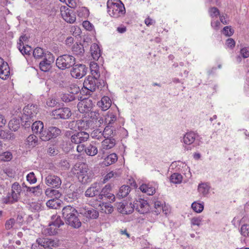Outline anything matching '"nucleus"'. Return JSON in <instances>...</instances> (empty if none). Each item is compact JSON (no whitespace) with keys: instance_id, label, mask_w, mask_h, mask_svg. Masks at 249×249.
Listing matches in <instances>:
<instances>
[{"instance_id":"nucleus-1","label":"nucleus","mask_w":249,"mask_h":249,"mask_svg":"<svg viewBox=\"0 0 249 249\" xmlns=\"http://www.w3.org/2000/svg\"><path fill=\"white\" fill-rule=\"evenodd\" d=\"M72 172L83 184L91 182L94 177L93 172L89 169L88 164L84 162L76 163L72 169Z\"/></svg>"},{"instance_id":"nucleus-2","label":"nucleus","mask_w":249,"mask_h":249,"mask_svg":"<svg viewBox=\"0 0 249 249\" xmlns=\"http://www.w3.org/2000/svg\"><path fill=\"white\" fill-rule=\"evenodd\" d=\"M62 217L66 223L74 228H79L81 222L78 218L77 210L70 205L64 207L62 210Z\"/></svg>"},{"instance_id":"nucleus-3","label":"nucleus","mask_w":249,"mask_h":249,"mask_svg":"<svg viewBox=\"0 0 249 249\" xmlns=\"http://www.w3.org/2000/svg\"><path fill=\"white\" fill-rule=\"evenodd\" d=\"M107 13L113 18H119L124 16L125 9L120 0H108L107 2Z\"/></svg>"},{"instance_id":"nucleus-4","label":"nucleus","mask_w":249,"mask_h":249,"mask_svg":"<svg viewBox=\"0 0 249 249\" xmlns=\"http://www.w3.org/2000/svg\"><path fill=\"white\" fill-rule=\"evenodd\" d=\"M59 245V241L57 239L39 237L32 245V249H53V247H57Z\"/></svg>"},{"instance_id":"nucleus-5","label":"nucleus","mask_w":249,"mask_h":249,"mask_svg":"<svg viewBox=\"0 0 249 249\" xmlns=\"http://www.w3.org/2000/svg\"><path fill=\"white\" fill-rule=\"evenodd\" d=\"M75 63V57L70 54H63L57 57L56 60L57 67L61 70H64L69 69Z\"/></svg>"},{"instance_id":"nucleus-6","label":"nucleus","mask_w":249,"mask_h":249,"mask_svg":"<svg viewBox=\"0 0 249 249\" xmlns=\"http://www.w3.org/2000/svg\"><path fill=\"white\" fill-rule=\"evenodd\" d=\"M21 187L19 184L15 182L11 186V191L9 193L5 198L6 203L12 204L17 202L20 197Z\"/></svg>"},{"instance_id":"nucleus-7","label":"nucleus","mask_w":249,"mask_h":249,"mask_svg":"<svg viewBox=\"0 0 249 249\" xmlns=\"http://www.w3.org/2000/svg\"><path fill=\"white\" fill-rule=\"evenodd\" d=\"M52 116L55 119H68L71 115V110L68 107H60L52 112Z\"/></svg>"},{"instance_id":"nucleus-8","label":"nucleus","mask_w":249,"mask_h":249,"mask_svg":"<svg viewBox=\"0 0 249 249\" xmlns=\"http://www.w3.org/2000/svg\"><path fill=\"white\" fill-rule=\"evenodd\" d=\"M60 12L62 18L67 22L73 23L75 21L76 16L74 11L67 6H61Z\"/></svg>"},{"instance_id":"nucleus-9","label":"nucleus","mask_w":249,"mask_h":249,"mask_svg":"<svg viewBox=\"0 0 249 249\" xmlns=\"http://www.w3.org/2000/svg\"><path fill=\"white\" fill-rule=\"evenodd\" d=\"M71 71V75L75 78H81L85 76L88 70V68L84 64H74Z\"/></svg>"},{"instance_id":"nucleus-10","label":"nucleus","mask_w":249,"mask_h":249,"mask_svg":"<svg viewBox=\"0 0 249 249\" xmlns=\"http://www.w3.org/2000/svg\"><path fill=\"white\" fill-rule=\"evenodd\" d=\"M98 79L99 78L88 76L84 80L83 87L88 89L89 92L95 91L97 88H99L98 83Z\"/></svg>"},{"instance_id":"nucleus-11","label":"nucleus","mask_w":249,"mask_h":249,"mask_svg":"<svg viewBox=\"0 0 249 249\" xmlns=\"http://www.w3.org/2000/svg\"><path fill=\"white\" fill-rule=\"evenodd\" d=\"M45 182L47 186L56 189L60 188L62 184L60 178L53 174L48 175L45 178Z\"/></svg>"},{"instance_id":"nucleus-12","label":"nucleus","mask_w":249,"mask_h":249,"mask_svg":"<svg viewBox=\"0 0 249 249\" xmlns=\"http://www.w3.org/2000/svg\"><path fill=\"white\" fill-rule=\"evenodd\" d=\"M54 60V57L53 54L50 53H47V55L39 63V68L41 71L47 72L51 68V63Z\"/></svg>"},{"instance_id":"nucleus-13","label":"nucleus","mask_w":249,"mask_h":249,"mask_svg":"<svg viewBox=\"0 0 249 249\" xmlns=\"http://www.w3.org/2000/svg\"><path fill=\"white\" fill-rule=\"evenodd\" d=\"M134 208L140 213H147L149 210V206L146 200L143 199H139L134 202Z\"/></svg>"},{"instance_id":"nucleus-14","label":"nucleus","mask_w":249,"mask_h":249,"mask_svg":"<svg viewBox=\"0 0 249 249\" xmlns=\"http://www.w3.org/2000/svg\"><path fill=\"white\" fill-rule=\"evenodd\" d=\"M117 207L120 213L125 214L131 213L134 210L133 204L126 201L118 203Z\"/></svg>"},{"instance_id":"nucleus-15","label":"nucleus","mask_w":249,"mask_h":249,"mask_svg":"<svg viewBox=\"0 0 249 249\" xmlns=\"http://www.w3.org/2000/svg\"><path fill=\"white\" fill-rule=\"evenodd\" d=\"M38 112L37 106L35 105H28L23 108L24 115L27 117L26 119L32 120L33 121Z\"/></svg>"},{"instance_id":"nucleus-16","label":"nucleus","mask_w":249,"mask_h":249,"mask_svg":"<svg viewBox=\"0 0 249 249\" xmlns=\"http://www.w3.org/2000/svg\"><path fill=\"white\" fill-rule=\"evenodd\" d=\"M92 101L89 98H85L78 102L77 108L80 112L84 113L90 111L92 108Z\"/></svg>"},{"instance_id":"nucleus-17","label":"nucleus","mask_w":249,"mask_h":249,"mask_svg":"<svg viewBox=\"0 0 249 249\" xmlns=\"http://www.w3.org/2000/svg\"><path fill=\"white\" fill-rule=\"evenodd\" d=\"M100 193V184L98 182H94L85 192V196L88 197H93L99 195Z\"/></svg>"},{"instance_id":"nucleus-18","label":"nucleus","mask_w":249,"mask_h":249,"mask_svg":"<svg viewBox=\"0 0 249 249\" xmlns=\"http://www.w3.org/2000/svg\"><path fill=\"white\" fill-rule=\"evenodd\" d=\"M71 142L75 144H80L87 141L89 138L88 133L84 131L76 132L73 135Z\"/></svg>"},{"instance_id":"nucleus-19","label":"nucleus","mask_w":249,"mask_h":249,"mask_svg":"<svg viewBox=\"0 0 249 249\" xmlns=\"http://www.w3.org/2000/svg\"><path fill=\"white\" fill-rule=\"evenodd\" d=\"M79 213L90 219H96L99 216V212L92 208H81L79 209Z\"/></svg>"},{"instance_id":"nucleus-20","label":"nucleus","mask_w":249,"mask_h":249,"mask_svg":"<svg viewBox=\"0 0 249 249\" xmlns=\"http://www.w3.org/2000/svg\"><path fill=\"white\" fill-rule=\"evenodd\" d=\"M89 120L92 122V125L95 124L96 127L101 126L104 122V118L100 114L96 111H91L89 114Z\"/></svg>"},{"instance_id":"nucleus-21","label":"nucleus","mask_w":249,"mask_h":249,"mask_svg":"<svg viewBox=\"0 0 249 249\" xmlns=\"http://www.w3.org/2000/svg\"><path fill=\"white\" fill-rule=\"evenodd\" d=\"M104 124L106 126H118L116 115L112 111H108L104 118Z\"/></svg>"},{"instance_id":"nucleus-22","label":"nucleus","mask_w":249,"mask_h":249,"mask_svg":"<svg viewBox=\"0 0 249 249\" xmlns=\"http://www.w3.org/2000/svg\"><path fill=\"white\" fill-rule=\"evenodd\" d=\"M10 74L9 67L7 63L0 57V78L6 79Z\"/></svg>"},{"instance_id":"nucleus-23","label":"nucleus","mask_w":249,"mask_h":249,"mask_svg":"<svg viewBox=\"0 0 249 249\" xmlns=\"http://www.w3.org/2000/svg\"><path fill=\"white\" fill-rule=\"evenodd\" d=\"M118 126H106L103 133L105 138H113L117 135Z\"/></svg>"},{"instance_id":"nucleus-24","label":"nucleus","mask_w":249,"mask_h":249,"mask_svg":"<svg viewBox=\"0 0 249 249\" xmlns=\"http://www.w3.org/2000/svg\"><path fill=\"white\" fill-rule=\"evenodd\" d=\"M198 137V135L193 131L187 132L184 135L183 138L181 140L186 145H191L193 144L196 138Z\"/></svg>"},{"instance_id":"nucleus-25","label":"nucleus","mask_w":249,"mask_h":249,"mask_svg":"<svg viewBox=\"0 0 249 249\" xmlns=\"http://www.w3.org/2000/svg\"><path fill=\"white\" fill-rule=\"evenodd\" d=\"M102 142L101 150L104 153L105 150H108L113 147L115 145V140L114 138H105Z\"/></svg>"},{"instance_id":"nucleus-26","label":"nucleus","mask_w":249,"mask_h":249,"mask_svg":"<svg viewBox=\"0 0 249 249\" xmlns=\"http://www.w3.org/2000/svg\"><path fill=\"white\" fill-rule=\"evenodd\" d=\"M90 51L93 60H98L101 55L99 46L95 43L92 44L90 46Z\"/></svg>"},{"instance_id":"nucleus-27","label":"nucleus","mask_w":249,"mask_h":249,"mask_svg":"<svg viewBox=\"0 0 249 249\" xmlns=\"http://www.w3.org/2000/svg\"><path fill=\"white\" fill-rule=\"evenodd\" d=\"M97 105L103 110H107L111 105V101L107 96H104L101 100L98 102Z\"/></svg>"},{"instance_id":"nucleus-28","label":"nucleus","mask_w":249,"mask_h":249,"mask_svg":"<svg viewBox=\"0 0 249 249\" xmlns=\"http://www.w3.org/2000/svg\"><path fill=\"white\" fill-rule=\"evenodd\" d=\"M45 194L48 197L59 199L62 194L59 190L54 189L53 188H47L45 192Z\"/></svg>"},{"instance_id":"nucleus-29","label":"nucleus","mask_w":249,"mask_h":249,"mask_svg":"<svg viewBox=\"0 0 249 249\" xmlns=\"http://www.w3.org/2000/svg\"><path fill=\"white\" fill-rule=\"evenodd\" d=\"M85 152L88 156H94L97 154L98 149L95 144L91 142L85 147Z\"/></svg>"},{"instance_id":"nucleus-30","label":"nucleus","mask_w":249,"mask_h":249,"mask_svg":"<svg viewBox=\"0 0 249 249\" xmlns=\"http://www.w3.org/2000/svg\"><path fill=\"white\" fill-rule=\"evenodd\" d=\"M118 160L117 155L115 153H112L107 156L104 160L102 164L105 166H108L115 163Z\"/></svg>"},{"instance_id":"nucleus-31","label":"nucleus","mask_w":249,"mask_h":249,"mask_svg":"<svg viewBox=\"0 0 249 249\" xmlns=\"http://www.w3.org/2000/svg\"><path fill=\"white\" fill-rule=\"evenodd\" d=\"M48 52V51H45L40 47H37L33 51V56L36 59H44L45 55H47Z\"/></svg>"},{"instance_id":"nucleus-32","label":"nucleus","mask_w":249,"mask_h":249,"mask_svg":"<svg viewBox=\"0 0 249 249\" xmlns=\"http://www.w3.org/2000/svg\"><path fill=\"white\" fill-rule=\"evenodd\" d=\"M62 204V201L59 199L52 198L46 202V205L51 209H57L59 208Z\"/></svg>"},{"instance_id":"nucleus-33","label":"nucleus","mask_w":249,"mask_h":249,"mask_svg":"<svg viewBox=\"0 0 249 249\" xmlns=\"http://www.w3.org/2000/svg\"><path fill=\"white\" fill-rule=\"evenodd\" d=\"M77 124L78 128L81 130H87L93 126L92 122L89 120H78L77 121Z\"/></svg>"},{"instance_id":"nucleus-34","label":"nucleus","mask_w":249,"mask_h":249,"mask_svg":"<svg viewBox=\"0 0 249 249\" xmlns=\"http://www.w3.org/2000/svg\"><path fill=\"white\" fill-rule=\"evenodd\" d=\"M131 188L128 185H123L120 187L117 197L119 198H124L129 194Z\"/></svg>"},{"instance_id":"nucleus-35","label":"nucleus","mask_w":249,"mask_h":249,"mask_svg":"<svg viewBox=\"0 0 249 249\" xmlns=\"http://www.w3.org/2000/svg\"><path fill=\"white\" fill-rule=\"evenodd\" d=\"M90 69L91 74V76L94 77V78L100 77V73L99 70V66L96 63L91 62L90 64Z\"/></svg>"},{"instance_id":"nucleus-36","label":"nucleus","mask_w":249,"mask_h":249,"mask_svg":"<svg viewBox=\"0 0 249 249\" xmlns=\"http://www.w3.org/2000/svg\"><path fill=\"white\" fill-rule=\"evenodd\" d=\"M72 51L75 55L82 56L83 55L85 50L81 44L75 43L72 47Z\"/></svg>"},{"instance_id":"nucleus-37","label":"nucleus","mask_w":249,"mask_h":249,"mask_svg":"<svg viewBox=\"0 0 249 249\" xmlns=\"http://www.w3.org/2000/svg\"><path fill=\"white\" fill-rule=\"evenodd\" d=\"M32 129L33 131L35 133L40 134L41 131L44 129V125L41 121H36L32 125Z\"/></svg>"},{"instance_id":"nucleus-38","label":"nucleus","mask_w":249,"mask_h":249,"mask_svg":"<svg viewBox=\"0 0 249 249\" xmlns=\"http://www.w3.org/2000/svg\"><path fill=\"white\" fill-rule=\"evenodd\" d=\"M26 143L31 147L36 146L38 143L37 137L34 135H29L26 139Z\"/></svg>"},{"instance_id":"nucleus-39","label":"nucleus","mask_w":249,"mask_h":249,"mask_svg":"<svg viewBox=\"0 0 249 249\" xmlns=\"http://www.w3.org/2000/svg\"><path fill=\"white\" fill-rule=\"evenodd\" d=\"M61 99L63 102L67 103L75 101L76 97L75 95L71 93H64L61 94Z\"/></svg>"},{"instance_id":"nucleus-40","label":"nucleus","mask_w":249,"mask_h":249,"mask_svg":"<svg viewBox=\"0 0 249 249\" xmlns=\"http://www.w3.org/2000/svg\"><path fill=\"white\" fill-rule=\"evenodd\" d=\"M52 221L51 222L52 225L59 228L61 225H64L63 221L61 219L59 215H53L52 217Z\"/></svg>"},{"instance_id":"nucleus-41","label":"nucleus","mask_w":249,"mask_h":249,"mask_svg":"<svg viewBox=\"0 0 249 249\" xmlns=\"http://www.w3.org/2000/svg\"><path fill=\"white\" fill-rule=\"evenodd\" d=\"M141 191L143 193H146L148 195H152L155 193V189L151 187H149L146 184H142L140 187Z\"/></svg>"},{"instance_id":"nucleus-42","label":"nucleus","mask_w":249,"mask_h":249,"mask_svg":"<svg viewBox=\"0 0 249 249\" xmlns=\"http://www.w3.org/2000/svg\"><path fill=\"white\" fill-rule=\"evenodd\" d=\"M13 156L11 152L9 151H0V160L3 161H8L11 160Z\"/></svg>"},{"instance_id":"nucleus-43","label":"nucleus","mask_w":249,"mask_h":249,"mask_svg":"<svg viewBox=\"0 0 249 249\" xmlns=\"http://www.w3.org/2000/svg\"><path fill=\"white\" fill-rule=\"evenodd\" d=\"M111 189V186L109 184L106 185L102 189L100 188V193H99L98 198L99 199H103L104 196L107 195L110 192Z\"/></svg>"},{"instance_id":"nucleus-44","label":"nucleus","mask_w":249,"mask_h":249,"mask_svg":"<svg viewBox=\"0 0 249 249\" xmlns=\"http://www.w3.org/2000/svg\"><path fill=\"white\" fill-rule=\"evenodd\" d=\"M39 137L43 141H48L52 139L49 128L47 130L43 129L42 131H41Z\"/></svg>"},{"instance_id":"nucleus-45","label":"nucleus","mask_w":249,"mask_h":249,"mask_svg":"<svg viewBox=\"0 0 249 249\" xmlns=\"http://www.w3.org/2000/svg\"><path fill=\"white\" fill-rule=\"evenodd\" d=\"M182 176L179 173H174L170 177V181L175 184H178L181 182Z\"/></svg>"},{"instance_id":"nucleus-46","label":"nucleus","mask_w":249,"mask_h":249,"mask_svg":"<svg viewBox=\"0 0 249 249\" xmlns=\"http://www.w3.org/2000/svg\"><path fill=\"white\" fill-rule=\"evenodd\" d=\"M101 207V210L106 213H111L113 211V207L110 204L106 203H102V205L100 204Z\"/></svg>"},{"instance_id":"nucleus-47","label":"nucleus","mask_w":249,"mask_h":249,"mask_svg":"<svg viewBox=\"0 0 249 249\" xmlns=\"http://www.w3.org/2000/svg\"><path fill=\"white\" fill-rule=\"evenodd\" d=\"M0 138L3 139L10 140L13 138V134L9 130L0 131Z\"/></svg>"},{"instance_id":"nucleus-48","label":"nucleus","mask_w":249,"mask_h":249,"mask_svg":"<svg viewBox=\"0 0 249 249\" xmlns=\"http://www.w3.org/2000/svg\"><path fill=\"white\" fill-rule=\"evenodd\" d=\"M119 176V174L117 171H111L108 174H107L104 177V179L103 180V182L105 183L109 179L112 178H114L117 177Z\"/></svg>"},{"instance_id":"nucleus-49","label":"nucleus","mask_w":249,"mask_h":249,"mask_svg":"<svg viewBox=\"0 0 249 249\" xmlns=\"http://www.w3.org/2000/svg\"><path fill=\"white\" fill-rule=\"evenodd\" d=\"M49 129L52 138H56L61 133L60 129L56 127L51 126Z\"/></svg>"},{"instance_id":"nucleus-50","label":"nucleus","mask_w":249,"mask_h":249,"mask_svg":"<svg viewBox=\"0 0 249 249\" xmlns=\"http://www.w3.org/2000/svg\"><path fill=\"white\" fill-rule=\"evenodd\" d=\"M209 190L208 186L205 183L199 184L198 186V192L204 196L208 194Z\"/></svg>"},{"instance_id":"nucleus-51","label":"nucleus","mask_w":249,"mask_h":249,"mask_svg":"<svg viewBox=\"0 0 249 249\" xmlns=\"http://www.w3.org/2000/svg\"><path fill=\"white\" fill-rule=\"evenodd\" d=\"M8 126L11 130L14 131L17 130L19 127L18 121L16 120H11L8 124Z\"/></svg>"},{"instance_id":"nucleus-52","label":"nucleus","mask_w":249,"mask_h":249,"mask_svg":"<svg viewBox=\"0 0 249 249\" xmlns=\"http://www.w3.org/2000/svg\"><path fill=\"white\" fill-rule=\"evenodd\" d=\"M191 207L193 210L196 213H201L204 209L203 204L194 202L192 204Z\"/></svg>"},{"instance_id":"nucleus-53","label":"nucleus","mask_w":249,"mask_h":249,"mask_svg":"<svg viewBox=\"0 0 249 249\" xmlns=\"http://www.w3.org/2000/svg\"><path fill=\"white\" fill-rule=\"evenodd\" d=\"M58 228L53 225H52V223H50L49 225V227L46 229L47 231V233L50 235H54L57 233Z\"/></svg>"},{"instance_id":"nucleus-54","label":"nucleus","mask_w":249,"mask_h":249,"mask_svg":"<svg viewBox=\"0 0 249 249\" xmlns=\"http://www.w3.org/2000/svg\"><path fill=\"white\" fill-rule=\"evenodd\" d=\"M89 13V10L86 7H81L77 10L78 16L81 18L86 17Z\"/></svg>"},{"instance_id":"nucleus-55","label":"nucleus","mask_w":249,"mask_h":249,"mask_svg":"<svg viewBox=\"0 0 249 249\" xmlns=\"http://www.w3.org/2000/svg\"><path fill=\"white\" fill-rule=\"evenodd\" d=\"M26 179L30 184H34L37 181L36 178L33 172H30L27 175Z\"/></svg>"},{"instance_id":"nucleus-56","label":"nucleus","mask_w":249,"mask_h":249,"mask_svg":"<svg viewBox=\"0 0 249 249\" xmlns=\"http://www.w3.org/2000/svg\"><path fill=\"white\" fill-rule=\"evenodd\" d=\"M103 136H104V133H102L101 131H99L98 129L94 130L91 133V137L97 140L101 139Z\"/></svg>"},{"instance_id":"nucleus-57","label":"nucleus","mask_w":249,"mask_h":249,"mask_svg":"<svg viewBox=\"0 0 249 249\" xmlns=\"http://www.w3.org/2000/svg\"><path fill=\"white\" fill-rule=\"evenodd\" d=\"M16 223V221L14 218H11L7 220L5 224V229L7 230L11 229L14 227Z\"/></svg>"},{"instance_id":"nucleus-58","label":"nucleus","mask_w":249,"mask_h":249,"mask_svg":"<svg viewBox=\"0 0 249 249\" xmlns=\"http://www.w3.org/2000/svg\"><path fill=\"white\" fill-rule=\"evenodd\" d=\"M240 232L242 235L244 236H249V225H243L241 226L240 229Z\"/></svg>"},{"instance_id":"nucleus-59","label":"nucleus","mask_w":249,"mask_h":249,"mask_svg":"<svg viewBox=\"0 0 249 249\" xmlns=\"http://www.w3.org/2000/svg\"><path fill=\"white\" fill-rule=\"evenodd\" d=\"M223 33L225 36H230L233 35L234 30L231 26H226L223 28Z\"/></svg>"},{"instance_id":"nucleus-60","label":"nucleus","mask_w":249,"mask_h":249,"mask_svg":"<svg viewBox=\"0 0 249 249\" xmlns=\"http://www.w3.org/2000/svg\"><path fill=\"white\" fill-rule=\"evenodd\" d=\"M154 206L156 210L155 212L157 215L159 214L161 211V209L163 207L162 204L160 201H156L155 202Z\"/></svg>"},{"instance_id":"nucleus-61","label":"nucleus","mask_w":249,"mask_h":249,"mask_svg":"<svg viewBox=\"0 0 249 249\" xmlns=\"http://www.w3.org/2000/svg\"><path fill=\"white\" fill-rule=\"evenodd\" d=\"M191 222L192 225L199 226L202 222V218L200 217H194L191 219Z\"/></svg>"},{"instance_id":"nucleus-62","label":"nucleus","mask_w":249,"mask_h":249,"mask_svg":"<svg viewBox=\"0 0 249 249\" xmlns=\"http://www.w3.org/2000/svg\"><path fill=\"white\" fill-rule=\"evenodd\" d=\"M71 32L73 36L76 37L80 35L81 31L79 27L74 26L71 28Z\"/></svg>"},{"instance_id":"nucleus-63","label":"nucleus","mask_w":249,"mask_h":249,"mask_svg":"<svg viewBox=\"0 0 249 249\" xmlns=\"http://www.w3.org/2000/svg\"><path fill=\"white\" fill-rule=\"evenodd\" d=\"M210 15L212 17L219 15L220 12L217 8L215 7H212L209 10Z\"/></svg>"},{"instance_id":"nucleus-64","label":"nucleus","mask_w":249,"mask_h":249,"mask_svg":"<svg viewBox=\"0 0 249 249\" xmlns=\"http://www.w3.org/2000/svg\"><path fill=\"white\" fill-rule=\"evenodd\" d=\"M242 56L244 58L249 57V47H244L240 50Z\"/></svg>"}]
</instances>
